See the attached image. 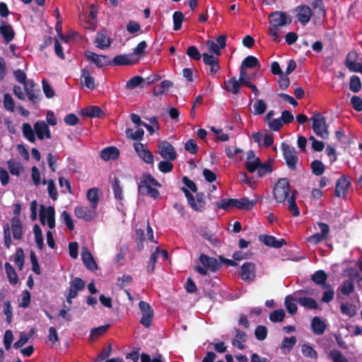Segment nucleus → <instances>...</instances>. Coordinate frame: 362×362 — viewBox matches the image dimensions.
<instances>
[{
  "label": "nucleus",
  "instance_id": "2eb2a0df",
  "mask_svg": "<svg viewBox=\"0 0 362 362\" xmlns=\"http://www.w3.org/2000/svg\"><path fill=\"white\" fill-rule=\"evenodd\" d=\"M259 240L265 245L274 248H280L283 245H286V241L285 239L281 238L277 240L274 236L270 235H259Z\"/></svg>",
  "mask_w": 362,
  "mask_h": 362
},
{
  "label": "nucleus",
  "instance_id": "49530a36",
  "mask_svg": "<svg viewBox=\"0 0 362 362\" xmlns=\"http://www.w3.org/2000/svg\"><path fill=\"white\" fill-rule=\"evenodd\" d=\"M267 109V105L263 100L257 99L253 104V114L255 115L263 114Z\"/></svg>",
  "mask_w": 362,
  "mask_h": 362
},
{
  "label": "nucleus",
  "instance_id": "0eeeda50",
  "mask_svg": "<svg viewBox=\"0 0 362 362\" xmlns=\"http://www.w3.org/2000/svg\"><path fill=\"white\" fill-rule=\"evenodd\" d=\"M158 153L165 160H174L177 158L175 148L168 141H160L158 145Z\"/></svg>",
  "mask_w": 362,
  "mask_h": 362
},
{
  "label": "nucleus",
  "instance_id": "f257e3e1",
  "mask_svg": "<svg viewBox=\"0 0 362 362\" xmlns=\"http://www.w3.org/2000/svg\"><path fill=\"white\" fill-rule=\"evenodd\" d=\"M291 21L290 16L282 11L272 12L269 15L270 28L269 30V34L274 41L276 42L281 41V38L279 35V28L291 24Z\"/></svg>",
  "mask_w": 362,
  "mask_h": 362
},
{
  "label": "nucleus",
  "instance_id": "3c124183",
  "mask_svg": "<svg viewBox=\"0 0 362 362\" xmlns=\"http://www.w3.org/2000/svg\"><path fill=\"white\" fill-rule=\"evenodd\" d=\"M301 351L305 357L310 358H317V352L310 344H305L302 345Z\"/></svg>",
  "mask_w": 362,
  "mask_h": 362
},
{
  "label": "nucleus",
  "instance_id": "052dcab7",
  "mask_svg": "<svg viewBox=\"0 0 362 362\" xmlns=\"http://www.w3.org/2000/svg\"><path fill=\"white\" fill-rule=\"evenodd\" d=\"M310 4L313 8L316 10V12L320 16H325V11L322 0H311Z\"/></svg>",
  "mask_w": 362,
  "mask_h": 362
},
{
  "label": "nucleus",
  "instance_id": "c03bdc74",
  "mask_svg": "<svg viewBox=\"0 0 362 362\" xmlns=\"http://www.w3.org/2000/svg\"><path fill=\"white\" fill-rule=\"evenodd\" d=\"M340 310L342 314L353 317L356 315V306L349 303H341L340 305Z\"/></svg>",
  "mask_w": 362,
  "mask_h": 362
},
{
  "label": "nucleus",
  "instance_id": "412c9836",
  "mask_svg": "<svg viewBox=\"0 0 362 362\" xmlns=\"http://www.w3.org/2000/svg\"><path fill=\"white\" fill-rule=\"evenodd\" d=\"M241 85H243L242 82L239 79L238 80L235 77H232L225 81L224 89L230 93L238 95L240 91Z\"/></svg>",
  "mask_w": 362,
  "mask_h": 362
},
{
  "label": "nucleus",
  "instance_id": "bb28decb",
  "mask_svg": "<svg viewBox=\"0 0 362 362\" xmlns=\"http://www.w3.org/2000/svg\"><path fill=\"white\" fill-rule=\"evenodd\" d=\"M119 156V151L115 146L105 148L100 153L101 158L104 160H115Z\"/></svg>",
  "mask_w": 362,
  "mask_h": 362
},
{
  "label": "nucleus",
  "instance_id": "f704fd0d",
  "mask_svg": "<svg viewBox=\"0 0 362 362\" xmlns=\"http://www.w3.org/2000/svg\"><path fill=\"white\" fill-rule=\"evenodd\" d=\"M22 132L24 137L31 143H35L36 141L35 136V130L32 128L31 125L28 123H23L22 125Z\"/></svg>",
  "mask_w": 362,
  "mask_h": 362
},
{
  "label": "nucleus",
  "instance_id": "aec40b11",
  "mask_svg": "<svg viewBox=\"0 0 362 362\" xmlns=\"http://www.w3.org/2000/svg\"><path fill=\"white\" fill-rule=\"evenodd\" d=\"M0 34L6 43L11 42L15 35L14 30L11 25L7 24L4 21H0Z\"/></svg>",
  "mask_w": 362,
  "mask_h": 362
},
{
  "label": "nucleus",
  "instance_id": "79ce46f5",
  "mask_svg": "<svg viewBox=\"0 0 362 362\" xmlns=\"http://www.w3.org/2000/svg\"><path fill=\"white\" fill-rule=\"evenodd\" d=\"M139 184H141V188H143L144 186L146 187V185L160 187V183L150 174H144Z\"/></svg>",
  "mask_w": 362,
  "mask_h": 362
},
{
  "label": "nucleus",
  "instance_id": "ddd939ff",
  "mask_svg": "<svg viewBox=\"0 0 362 362\" xmlns=\"http://www.w3.org/2000/svg\"><path fill=\"white\" fill-rule=\"evenodd\" d=\"M358 54L355 51L349 52L346 56L345 65L353 72L362 73V64L357 62Z\"/></svg>",
  "mask_w": 362,
  "mask_h": 362
},
{
  "label": "nucleus",
  "instance_id": "9d476101",
  "mask_svg": "<svg viewBox=\"0 0 362 362\" xmlns=\"http://www.w3.org/2000/svg\"><path fill=\"white\" fill-rule=\"evenodd\" d=\"M183 192H185V194L187 199V202L189 205L194 210L196 211H200L202 210L204 205V194H198L197 195L196 199L194 198L193 195L190 194L188 189H185V187L182 188Z\"/></svg>",
  "mask_w": 362,
  "mask_h": 362
},
{
  "label": "nucleus",
  "instance_id": "5701e85b",
  "mask_svg": "<svg viewBox=\"0 0 362 362\" xmlns=\"http://www.w3.org/2000/svg\"><path fill=\"white\" fill-rule=\"evenodd\" d=\"M81 259L84 265L88 269L92 272L98 269V265L92 254L88 250L82 252Z\"/></svg>",
  "mask_w": 362,
  "mask_h": 362
},
{
  "label": "nucleus",
  "instance_id": "774afa93",
  "mask_svg": "<svg viewBox=\"0 0 362 362\" xmlns=\"http://www.w3.org/2000/svg\"><path fill=\"white\" fill-rule=\"evenodd\" d=\"M329 355L334 362H348L347 358L337 349L332 350Z\"/></svg>",
  "mask_w": 362,
  "mask_h": 362
},
{
  "label": "nucleus",
  "instance_id": "b1692460",
  "mask_svg": "<svg viewBox=\"0 0 362 362\" xmlns=\"http://www.w3.org/2000/svg\"><path fill=\"white\" fill-rule=\"evenodd\" d=\"M233 332L235 334V338L232 341V344L234 346H236L238 349L243 350L245 349V345L243 342L246 341V333L238 328H234Z\"/></svg>",
  "mask_w": 362,
  "mask_h": 362
},
{
  "label": "nucleus",
  "instance_id": "a878e982",
  "mask_svg": "<svg viewBox=\"0 0 362 362\" xmlns=\"http://www.w3.org/2000/svg\"><path fill=\"white\" fill-rule=\"evenodd\" d=\"M252 138L254 141L257 143L259 146L264 145L265 146H269L274 141L272 135L269 134H262L259 133H254Z\"/></svg>",
  "mask_w": 362,
  "mask_h": 362
},
{
  "label": "nucleus",
  "instance_id": "4468645a",
  "mask_svg": "<svg viewBox=\"0 0 362 362\" xmlns=\"http://www.w3.org/2000/svg\"><path fill=\"white\" fill-rule=\"evenodd\" d=\"M351 185V180L346 176H341L337 182L335 187V196L344 198Z\"/></svg>",
  "mask_w": 362,
  "mask_h": 362
},
{
  "label": "nucleus",
  "instance_id": "13d9d810",
  "mask_svg": "<svg viewBox=\"0 0 362 362\" xmlns=\"http://www.w3.org/2000/svg\"><path fill=\"white\" fill-rule=\"evenodd\" d=\"M87 199L90 202V205L93 207H97L98 203V189L96 188H91L87 192Z\"/></svg>",
  "mask_w": 362,
  "mask_h": 362
},
{
  "label": "nucleus",
  "instance_id": "e433bc0d",
  "mask_svg": "<svg viewBox=\"0 0 362 362\" xmlns=\"http://www.w3.org/2000/svg\"><path fill=\"white\" fill-rule=\"evenodd\" d=\"M10 173L13 175L18 176L24 170L23 165L20 162H16L13 160H10L7 162Z\"/></svg>",
  "mask_w": 362,
  "mask_h": 362
},
{
  "label": "nucleus",
  "instance_id": "58836bf2",
  "mask_svg": "<svg viewBox=\"0 0 362 362\" xmlns=\"http://www.w3.org/2000/svg\"><path fill=\"white\" fill-rule=\"evenodd\" d=\"M298 303L308 309H317L318 304L316 300L310 297H300L298 299Z\"/></svg>",
  "mask_w": 362,
  "mask_h": 362
},
{
  "label": "nucleus",
  "instance_id": "f3484780",
  "mask_svg": "<svg viewBox=\"0 0 362 362\" xmlns=\"http://www.w3.org/2000/svg\"><path fill=\"white\" fill-rule=\"evenodd\" d=\"M202 57L204 63L210 66V74L211 75L216 74L220 69L218 57H215L214 55L209 54L208 53H204L202 54Z\"/></svg>",
  "mask_w": 362,
  "mask_h": 362
},
{
  "label": "nucleus",
  "instance_id": "20e7f679",
  "mask_svg": "<svg viewBox=\"0 0 362 362\" xmlns=\"http://www.w3.org/2000/svg\"><path fill=\"white\" fill-rule=\"evenodd\" d=\"M55 211L52 206H46L40 205L39 211V217L42 226H55Z\"/></svg>",
  "mask_w": 362,
  "mask_h": 362
},
{
  "label": "nucleus",
  "instance_id": "09e8293b",
  "mask_svg": "<svg viewBox=\"0 0 362 362\" xmlns=\"http://www.w3.org/2000/svg\"><path fill=\"white\" fill-rule=\"evenodd\" d=\"M206 47L209 52L212 54H214L215 57H218L221 55V47H218L217 43L214 40H209L206 42Z\"/></svg>",
  "mask_w": 362,
  "mask_h": 362
},
{
  "label": "nucleus",
  "instance_id": "680f3d73",
  "mask_svg": "<svg viewBox=\"0 0 362 362\" xmlns=\"http://www.w3.org/2000/svg\"><path fill=\"white\" fill-rule=\"evenodd\" d=\"M254 76L248 74L247 69L243 67L240 68L239 80L243 86H246L251 82Z\"/></svg>",
  "mask_w": 362,
  "mask_h": 362
},
{
  "label": "nucleus",
  "instance_id": "a211bd4d",
  "mask_svg": "<svg viewBox=\"0 0 362 362\" xmlns=\"http://www.w3.org/2000/svg\"><path fill=\"white\" fill-rule=\"evenodd\" d=\"M328 276L327 273L322 270L320 269L314 272L310 276V279L317 285L321 286L322 288H329L330 284H327Z\"/></svg>",
  "mask_w": 362,
  "mask_h": 362
},
{
  "label": "nucleus",
  "instance_id": "a19ab883",
  "mask_svg": "<svg viewBox=\"0 0 362 362\" xmlns=\"http://www.w3.org/2000/svg\"><path fill=\"white\" fill-rule=\"evenodd\" d=\"M339 289L343 295L349 296L355 290L354 281L351 279L344 281Z\"/></svg>",
  "mask_w": 362,
  "mask_h": 362
},
{
  "label": "nucleus",
  "instance_id": "6ab92c4d",
  "mask_svg": "<svg viewBox=\"0 0 362 362\" xmlns=\"http://www.w3.org/2000/svg\"><path fill=\"white\" fill-rule=\"evenodd\" d=\"M201 263L211 272H216L221 267V264L215 257H210L205 254H202L199 257Z\"/></svg>",
  "mask_w": 362,
  "mask_h": 362
},
{
  "label": "nucleus",
  "instance_id": "473e14b6",
  "mask_svg": "<svg viewBox=\"0 0 362 362\" xmlns=\"http://www.w3.org/2000/svg\"><path fill=\"white\" fill-rule=\"evenodd\" d=\"M5 270L10 284L12 285H16L18 281V278L15 269L9 262H6Z\"/></svg>",
  "mask_w": 362,
  "mask_h": 362
},
{
  "label": "nucleus",
  "instance_id": "cd10ccee",
  "mask_svg": "<svg viewBox=\"0 0 362 362\" xmlns=\"http://www.w3.org/2000/svg\"><path fill=\"white\" fill-rule=\"evenodd\" d=\"M329 228H322L320 233H316L307 238V241L313 244L317 245L322 241L325 240L329 234Z\"/></svg>",
  "mask_w": 362,
  "mask_h": 362
},
{
  "label": "nucleus",
  "instance_id": "dca6fc26",
  "mask_svg": "<svg viewBox=\"0 0 362 362\" xmlns=\"http://www.w3.org/2000/svg\"><path fill=\"white\" fill-rule=\"evenodd\" d=\"M34 130L40 140L51 139V132L48 125L44 121H37L34 124Z\"/></svg>",
  "mask_w": 362,
  "mask_h": 362
},
{
  "label": "nucleus",
  "instance_id": "6e6d98bb",
  "mask_svg": "<svg viewBox=\"0 0 362 362\" xmlns=\"http://www.w3.org/2000/svg\"><path fill=\"white\" fill-rule=\"evenodd\" d=\"M257 173L259 176L262 177L267 173L272 171V160H268L264 163L259 162V167L257 168Z\"/></svg>",
  "mask_w": 362,
  "mask_h": 362
},
{
  "label": "nucleus",
  "instance_id": "37998d69",
  "mask_svg": "<svg viewBox=\"0 0 362 362\" xmlns=\"http://www.w3.org/2000/svg\"><path fill=\"white\" fill-rule=\"evenodd\" d=\"M295 301L296 300L291 296H287L285 298V307L288 313L292 315L296 314L298 310V307Z\"/></svg>",
  "mask_w": 362,
  "mask_h": 362
},
{
  "label": "nucleus",
  "instance_id": "8fccbe9b",
  "mask_svg": "<svg viewBox=\"0 0 362 362\" xmlns=\"http://www.w3.org/2000/svg\"><path fill=\"white\" fill-rule=\"evenodd\" d=\"M286 313L283 309L275 310L269 314V320L273 322H281L284 320Z\"/></svg>",
  "mask_w": 362,
  "mask_h": 362
},
{
  "label": "nucleus",
  "instance_id": "6e6552de",
  "mask_svg": "<svg viewBox=\"0 0 362 362\" xmlns=\"http://www.w3.org/2000/svg\"><path fill=\"white\" fill-rule=\"evenodd\" d=\"M75 215L77 218L85 221L93 219L96 216V207L90 205L76 206L74 210Z\"/></svg>",
  "mask_w": 362,
  "mask_h": 362
},
{
  "label": "nucleus",
  "instance_id": "603ef678",
  "mask_svg": "<svg viewBox=\"0 0 362 362\" xmlns=\"http://www.w3.org/2000/svg\"><path fill=\"white\" fill-rule=\"evenodd\" d=\"M218 208L225 210H230L235 209L234 199H223L216 203Z\"/></svg>",
  "mask_w": 362,
  "mask_h": 362
},
{
  "label": "nucleus",
  "instance_id": "c85d7f7f",
  "mask_svg": "<svg viewBox=\"0 0 362 362\" xmlns=\"http://www.w3.org/2000/svg\"><path fill=\"white\" fill-rule=\"evenodd\" d=\"M256 202L250 200L247 197L234 199L235 209L240 210H249L255 204Z\"/></svg>",
  "mask_w": 362,
  "mask_h": 362
},
{
  "label": "nucleus",
  "instance_id": "f8f14e48",
  "mask_svg": "<svg viewBox=\"0 0 362 362\" xmlns=\"http://www.w3.org/2000/svg\"><path fill=\"white\" fill-rule=\"evenodd\" d=\"M134 148L138 156L145 163L153 164L154 156L152 153L141 143H135Z\"/></svg>",
  "mask_w": 362,
  "mask_h": 362
},
{
  "label": "nucleus",
  "instance_id": "a18cd8bd",
  "mask_svg": "<svg viewBox=\"0 0 362 362\" xmlns=\"http://www.w3.org/2000/svg\"><path fill=\"white\" fill-rule=\"evenodd\" d=\"M257 66H259V61L255 57L253 56H248L245 58L240 65L241 67H243L245 69H252Z\"/></svg>",
  "mask_w": 362,
  "mask_h": 362
},
{
  "label": "nucleus",
  "instance_id": "ea45409f",
  "mask_svg": "<svg viewBox=\"0 0 362 362\" xmlns=\"http://www.w3.org/2000/svg\"><path fill=\"white\" fill-rule=\"evenodd\" d=\"M205 228L204 230H201V235L206 240H208L213 245H218L219 243L218 238L215 233H212Z\"/></svg>",
  "mask_w": 362,
  "mask_h": 362
},
{
  "label": "nucleus",
  "instance_id": "393cba45",
  "mask_svg": "<svg viewBox=\"0 0 362 362\" xmlns=\"http://www.w3.org/2000/svg\"><path fill=\"white\" fill-rule=\"evenodd\" d=\"M311 328L315 334L321 335L325 332L327 325L320 317L315 316L312 320Z\"/></svg>",
  "mask_w": 362,
  "mask_h": 362
},
{
  "label": "nucleus",
  "instance_id": "5fc2aeb1",
  "mask_svg": "<svg viewBox=\"0 0 362 362\" xmlns=\"http://www.w3.org/2000/svg\"><path fill=\"white\" fill-rule=\"evenodd\" d=\"M310 166L313 174L317 176L322 175L325 172V165L320 160H315L311 163Z\"/></svg>",
  "mask_w": 362,
  "mask_h": 362
},
{
  "label": "nucleus",
  "instance_id": "de8ad7c7",
  "mask_svg": "<svg viewBox=\"0 0 362 362\" xmlns=\"http://www.w3.org/2000/svg\"><path fill=\"white\" fill-rule=\"evenodd\" d=\"M43 184H47V191L49 196L53 199L56 200L58 197V193L56 188L55 183L53 180H49L47 182L45 180H43Z\"/></svg>",
  "mask_w": 362,
  "mask_h": 362
},
{
  "label": "nucleus",
  "instance_id": "864d4df0",
  "mask_svg": "<svg viewBox=\"0 0 362 362\" xmlns=\"http://www.w3.org/2000/svg\"><path fill=\"white\" fill-rule=\"evenodd\" d=\"M110 327V325L109 324H107V325L92 329L90 331V339L98 338V337L102 336L107 331V329H109Z\"/></svg>",
  "mask_w": 362,
  "mask_h": 362
},
{
  "label": "nucleus",
  "instance_id": "9b49d317",
  "mask_svg": "<svg viewBox=\"0 0 362 362\" xmlns=\"http://www.w3.org/2000/svg\"><path fill=\"white\" fill-rule=\"evenodd\" d=\"M240 276L245 281H253L256 277L255 264L252 262L244 263L240 267Z\"/></svg>",
  "mask_w": 362,
  "mask_h": 362
},
{
  "label": "nucleus",
  "instance_id": "1a4fd4ad",
  "mask_svg": "<svg viewBox=\"0 0 362 362\" xmlns=\"http://www.w3.org/2000/svg\"><path fill=\"white\" fill-rule=\"evenodd\" d=\"M294 13L298 21L303 25L308 24L312 16L311 8L306 5H300L294 10Z\"/></svg>",
  "mask_w": 362,
  "mask_h": 362
},
{
  "label": "nucleus",
  "instance_id": "69168bd1",
  "mask_svg": "<svg viewBox=\"0 0 362 362\" xmlns=\"http://www.w3.org/2000/svg\"><path fill=\"white\" fill-rule=\"evenodd\" d=\"M350 90L354 93L358 92L361 88V82L358 76H353L350 79Z\"/></svg>",
  "mask_w": 362,
  "mask_h": 362
},
{
  "label": "nucleus",
  "instance_id": "bf43d9fd",
  "mask_svg": "<svg viewBox=\"0 0 362 362\" xmlns=\"http://www.w3.org/2000/svg\"><path fill=\"white\" fill-rule=\"evenodd\" d=\"M159 252H160V249H159V247H157L156 248L155 251L150 256L149 263L147 265V270L150 273H153L154 272L155 264L158 257Z\"/></svg>",
  "mask_w": 362,
  "mask_h": 362
},
{
  "label": "nucleus",
  "instance_id": "7c9ffc66",
  "mask_svg": "<svg viewBox=\"0 0 362 362\" xmlns=\"http://www.w3.org/2000/svg\"><path fill=\"white\" fill-rule=\"evenodd\" d=\"M137 60L134 59L132 54L117 55L114 57L113 62L116 65L134 64Z\"/></svg>",
  "mask_w": 362,
  "mask_h": 362
},
{
  "label": "nucleus",
  "instance_id": "c756f323",
  "mask_svg": "<svg viewBox=\"0 0 362 362\" xmlns=\"http://www.w3.org/2000/svg\"><path fill=\"white\" fill-rule=\"evenodd\" d=\"M24 90L26 95L30 101L35 102L39 98V94L34 90V83L33 81H27L23 83Z\"/></svg>",
  "mask_w": 362,
  "mask_h": 362
},
{
  "label": "nucleus",
  "instance_id": "7ed1b4c3",
  "mask_svg": "<svg viewBox=\"0 0 362 362\" xmlns=\"http://www.w3.org/2000/svg\"><path fill=\"white\" fill-rule=\"evenodd\" d=\"M291 192L289 182L287 179H280L276 184L273 194L275 199L279 202H283L286 199H288Z\"/></svg>",
  "mask_w": 362,
  "mask_h": 362
},
{
  "label": "nucleus",
  "instance_id": "0e129e2a",
  "mask_svg": "<svg viewBox=\"0 0 362 362\" xmlns=\"http://www.w3.org/2000/svg\"><path fill=\"white\" fill-rule=\"evenodd\" d=\"M288 209L293 214V216H298L299 214V209L296 203V199L293 194H292L288 199Z\"/></svg>",
  "mask_w": 362,
  "mask_h": 362
},
{
  "label": "nucleus",
  "instance_id": "e2e57ef3",
  "mask_svg": "<svg viewBox=\"0 0 362 362\" xmlns=\"http://www.w3.org/2000/svg\"><path fill=\"white\" fill-rule=\"evenodd\" d=\"M144 81V78L139 76H135L130 78L127 84L126 88L129 90H133L140 86Z\"/></svg>",
  "mask_w": 362,
  "mask_h": 362
},
{
  "label": "nucleus",
  "instance_id": "39448f33",
  "mask_svg": "<svg viewBox=\"0 0 362 362\" xmlns=\"http://www.w3.org/2000/svg\"><path fill=\"white\" fill-rule=\"evenodd\" d=\"M281 148L288 167L292 170L296 169V163L298 161L296 149L285 143L281 144Z\"/></svg>",
  "mask_w": 362,
  "mask_h": 362
},
{
  "label": "nucleus",
  "instance_id": "423d86ee",
  "mask_svg": "<svg viewBox=\"0 0 362 362\" xmlns=\"http://www.w3.org/2000/svg\"><path fill=\"white\" fill-rule=\"evenodd\" d=\"M139 307L142 313V317L140 320V323L145 327H151L153 317V310L151 305L146 301L141 300L139 303Z\"/></svg>",
  "mask_w": 362,
  "mask_h": 362
},
{
  "label": "nucleus",
  "instance_id": "338daca9",
  "mask_svg": "<svg viewBox=\"0 0 362 362\" xmlns=\"http://www.w3.org/2000/svg\"><path fill=\"white\" fill-rule=\"evenodd\" d=\"M112 351V344H109L107 346H105L103 351L98 355L96 358L94 360V362H100L107 357L110 356Z\"/></svg>",
  "mask_w": 362,
  "mask_h": 362
},
{
  "label": "nucleus",
  "instance_id": "4be33fe9",
  "mask_svg": "<svg viewBox=\"0 0 362 362\" xmlns=\"http://www.w3.org/2000/svg\"><path fill=\"white\" fill-rule=\"evenodd\" d=\"M86 57L99 68L109 64V59L106 56L98 55L90 51L86 52Z\"/></svg>",
  "mask_w": 362,
  "mask_h": 362
},
{
  "label": "nucleus",
  "instance_id": "2f4dec72",
  "mask_svg": "<svg viewBox=\"0 0 362 362\" xmlns=\"http://www.w3.org/2000/svg\"><path fill=\"white\" fill-rule=\"evenodd\" d=\"M81 83L90 90H93L95 88L94 78L86 69L81 71Z\"/></svg>",
  "mask_w": 362,
  "mask_h": 362
},
{
  "label": "nucleus",
  "instance_id": "4d7b16f0",
  "mask_svg": "<svg viewBox=\"0 0 362 362\" xmlns=\"http://www.w3.org/2000/svg\"><path fill=\"white\" fill-rule=\"evenodd\" d=\"M125 132L127 136L133 140H141L144 135V131L141 128H138L134 132L132 129H127Z\"/></svg>",
  "mask_w": 362,
  "mask_h": 362
},
{
  "label": "nucleus",
  "instance_id": "c9c22d12",
  "mask_svg": "<svg viewBox=\"0 0 362 362\" xmlns=\"http://www.w3.org/2000/svg\"><path fill=\"white\" fill-rule=\"evenodd\" d=\"M171 86H173V83L170 81H163L153 88V94L156 96L162 95L166 93Z\"/></svg>",
  "mask_w": 362,
  "mask_h": 362
},
{
  "label": "nucleus",
  "instance_id": "72a5a7b5",
  "mask_svg": "<svg viewBox=\"0 0 362 362\" xmlns=\"http://www.w3.org/2000/svg\"><path fill=\"white\" fill-rule=\"evenodd\" d=\"M95 43L97 47L104 49L110 47V40L103 33H98L95 39Z\"/></svg>",
  "mask_w": 362,
  "mask_h": 362
},
{
  "label": "nucleus",
  "instance_id": "4c0bfd02",
  "mask_svg": "<svg viewBox=\"0 0 362 362\" xmlns=\"http://www.w3.org/2000/svg\"><path fill=\"white\" fill-rule=\"evenodd\" d=\"M112 189L115 199L122 200L123 199V189L120 180L115 177L112 182Z\"/></svg>",
  "mask_w": 362,
  "mask_h": 362
},
{
  "label": "nucleus",
  "instance_id": "f03ea898",
  "mask_svg": "<svg viewBox=\"0 0 362 362\" xmlns=\"http://www.w3.org/2000/svg\"><path fill=\"white\" fill-rule=\"evenodd\" d=\"M310 120L313 122L312 127L315 134L322 139L328 138L329 132L325 117L319 112H315Z\"/></svg>",
  "mask_w": 362,
  "mask_h": 362
}]
</instances>
